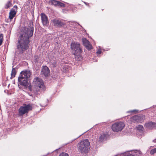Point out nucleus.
Segmentation results:
<instances>
[{"label": "nucleus", "mask_w": 156, "mask_h": 156, "mask_svg": "<svg viewBox=\"0 0 156 156\" xmlns=\"http://www.w3.org/2000/svg\"><path fill=\"white\" fill-rule=\"evenodd\" d=\"M34 29L32 27L25 28L21 32L17 44V49L19 53H22L28 48L29 38L33 35Z\"/></svg>", "instance_id": "f257e3e1"}, {"label": "nucleus", "mask_w": 156, "mask_h": 156, "mask_svg": "<svg viewBox=\"0 0 156 156\" xmlns=\"http://www.w3.org/2000/svg\"><path fill=\"white\" fill-rule=\"evenodd\" d=\"M31 75L30 71L25 70L22 71L20 73L18 79L20 84L23 86L27 85L28 78Z\"/></svg>", "instance_id": "f03ea898"}, {"label": "nucleus", "mask_w": 156, "mask_h": 156, "mask_svg": "<svg viewBox=\"0 0 156 156\" xmlns=\"http://www.w3.org/2000/svg\"><path fill=\"white\" fill-rule=\"evenodd\" d=\"M90 145V142L87 139L81 141L78 144V150L82 153L88 152Z\"/></svg>", "instance_id": "7ed1b4c3"}, {"label": "nucleus", "mask_w": 156, "mask_h": 156, "mask_svg": "<svg viewBox=\"0 0 156 156\" xmlns=\"http://www.w3.org/2000/svg\"><path fill=\"white\" fill-rule=\"evenodd\" d=\"M33 85L38 90H44L45 87L43 81L40 78H35L33 82Z\"/></svg>", "instance_id": "20e7f679"}, {"label": "nucleus", "mask_w": 156, "mask_h": 156, "mask_svg": "<svg viewBox=\"0 0 156 156\" xmlns=\"http://www.w3.org/2000/svg\"><path fill=\"white\" fill-rule=\"evenodd\" d=\"M32 105L30 104L24 105L23 106H21L19 110V114L22 115L28 113L29 111L32 110Z\"/></svg>", "instance_id": "39448f33"}, {"label": "nucleus", "mask_w": 156, "mask_h": 156, "mask_svg": "<svg viewBox=\"0 0 156 156\" xmlns=\"http://www.w3.org/2000/svg\"><path fill=\"white\" fill-rule=\"evenodd\" d=\"M125 126L124 123L122 122H116L112 126V130L114 132H118L121 131Z\"/></svg>", "instance_id": "423d86ee"}, {"label": "nucleus", "mask_w": 156, "mask_h": 156, "mask_svg": "<svg viewBox=\"0 0 156 156\" xmlns=\"http://www.w3.org/2000/svg\"><path fill=\"white\" fill-rule=\"evenodd\" d=\"M71 48L74 51V53H80L82 51L80 44L77 43L72 42L71 44Z\"/></svg>", "instance_id": "0eeeda50"}, {"label": "nucleus", "mask_w": 156, "mask_h": 156, "mask_svg": "<svg viewBox=\"0 0 156 156\" xmlns=\"http://www.w3.org/2000/svg\"><path fill=\"white\" fill-rule=\"evenodd\" d=\"M40 16L43 25L44 26H47L49 23L47 16L44 13H41Z\"/></svg>", "instance_id": "6e6552de"}, {"label": "nucleus", "mask_w": 156, "mask_h": 156, "mask_svg": "<svg viewBox=\"0 0 156 156\" xmlns=\"http://www.w3.org/2000/svg\"><path fill=\"white\" fill-rule=\"evenodd\" d=\"M82 41L83 45L88 50L92 49V46L89 41L85 38H83Z\"/></svg>", "instance_id": "1a4fd4ad"}, {"label": "nucleus", "mask_w": 156, "mask_h": 156, "mask_svg": "<svg viewBox=\"0 0 156 156\" xmlns=\"http://www.w3.org/2000/svg\"><path fill=\"white\" fill-rule=\"evenodd\" d=\"M49 73V70L46 66H43L41 71V74L45 76H47Z\"/></svg>", "instance_id": "9d476101"}, {"label": "nucleus", "mask_w": 156, "mask_h": 156, "mask_svg": "<svg viewBox=\"0 0 156 156\" xmlns=\"http://www.w3.org/2000/svg\"><path fill=\"white\" fill-rule=\"evenodd\" d=\"M145 126L147 129H151L156 127V123L150 122L146 123Z\"/></svg>", "instance_id": "9b49d317"}, {"label": "nucleus", "mask_w": 156, "mask_h": 156, "mask_svg": "<svg viewBox=\"0 0 156 156\" xmlns=\"http://www.w3.org/2000/svg\"><path fill=\"white\" fill-rule=\"evenodd\" d=\"M16 12L15 9L12 8L9 13V18L11 20L15 16Z\"/></svg>", "instance_id": "f8f14e48"}, {"label": "nucleus", "mask_w": 156, "mask_h": 156, "mask_svg": "<svg viewBox=\"0 0 156 156\" xmlns=\"http://www.w3.org/2000/svg\"><path fill=\"white\" fill-rule=\"evenodd\" d=\"M107 135L105 134V133H102L99 138V141L101 142L103 140L106 139L107 138Z\"/></svg>", "instance_id": "ddd939ff"}, {"label": "nucleus", "mask_w": 156, "mask_h": 156, "mask_svg": "<svg viewBox=\"0 0 156 156\" xmlns=\"http://www.w3.org/2000/svg\"><path fill=\"white\" fill-rule=\"evenodd\" d=\"M53 24L54 26H59L61 25V22L59 20H56L54 19L52 20Z\"/></svg>", "instance_id": "4468645a"}, {"label": "nucleus", "mask_w": 156, "mask_h": 156, "mask_svg": "<svg viewBox=\"0 0 156 156\" xmlns=\"http://www.w3.org/2000/svg\"><path fill=\"white\" fill-rule=\"evenodd\" d=\"M80 53H74V54L75 56V58L76 60L77 61H80L82 60V57L80 55Z\"/></svg>", "instance_id": "2eb2a0df"}, {"label": "nucleus", "mask_w": 156, "mask_h": 156, "mask_svg": "<svg viewBox=\"0 0 156 156\" xmlns=\"http://www.w3.org/2000/svg\"><path fill=\"white\" fill-rule=\"evenodd\" d=\"M58 1L55 0H51L49 2V3L51 5H53L55 6H57Z\"/></svg>", "instance_id": "dca6fc26"}, {"label": "nucleus", "mask_w": 156, "mask_h": 156, "mask_svg": "<svg viewBox=\"0 0 156 156\" xmlns=\"http://www.w3.org/2000/svg\"><path fill=\"white\" fill-rule=\"evenodd\" d=\"M50 63L52 65L53 67H55L56 66V61L55 60L52 59L50 61Z\"/></svg>", "instance_id": "f3484780"}, {"label": "nucleus", "mask_w": 156, "mask_h": 156, "mask_svg": "<svg viewBox=\"0 0 156 156\" xmlns=\"http://www.w3.org/2000/svg\"><path fill=\"white\" fill-rule=\"evenodd\" d=\"M12 6V3L10 1H8L5 5V8L6 9L9 8L10 7Z\"/></svg>", "instance_id": "a211bd4d"}, {"label": "nucleus", "mask_w": 156, "mask_h": 156, "mask_svg": "<svg viewBox=\"0 0 156 156\" xmlns=\"http://www.w3.org/2000/svg\"><path fill=\"white\" fill-rule=\"evenodd\" d=\"M16 74V70L14 68H13L12 70L11 73V76L12 77H14Z\"/></svg>", "instance_id": "6ab92c4d"}, {"label": "nucleus", "mask_w": 156, "mask_h": 156, "mask_svg": "<svg viewBox=\"0 0 156 156\" xmlns=\"http://www.w3.org/2000/svg\"><path fill=\"white\" fill-rule=\"evenodd\" d=\"M57 6H59V7H64L65 6V4L60 2L58 1Z\"/></svg>", "instance_id": "aec40b11"}, {"label": "nucleus", "mask_w": 156, "mask_h": 156, "mask_svg": "<svg viewBox=\"0 0 156 156\" xmlns=\"http://www.w3.org/2000/svg\"><path fill=\"white\" fill-rule=\"evenodd\" d=\"M155 153H156V148L151 149L150 152V154H153Z\"/></svg>", "instance_id": "412c9836"}, {"label": "nucleus", "mask_w": 156, "mask_h": 156, "mask_svg": "<svg viewBox=\"0 0 156 156\" xmlns=\"http://www.w3.org/2000/svg\"><path fill=\"white\" fill-rule=\"evenodd\" d=\"M3 36L2 34H0V46H1L2 43V39Z\"/></svg>", "instance_id": "4be33fe9"}, {"label": "nucleus", "mask_w": 156, "mask_h": 156, "mask_svg": "<svg viewBox=\"0 0 156 156\" xmlns=\"http://www.w3.org/2000/svg\"><path fill=\"white\" fill-rule=\"evenodd\" d=\"M59 156H69V155L66 153L62 152L61 153Z\"/></svg>", "instance_id": "5701e85b"}, {"label": "nucleus", "mask_w": 156, "mask_h": 156, "mask_svg": "<svg viewBox=\"0 0 156 156\" xmlns=\"http://www.w3.org/2000/svg\"><path fill=\"white\" fill-rule=\"evenodd\" d=\"M138 112V111L136 110H134L132 111H130L129 112H134L135 113H137Z\"/></svg>", "instance_id": "b1692460"}, {"label": "nucleus", "mask_w": 156, "mask_h": 156, "mask_svg": "<svg viewBox=\"0 0 156 156\" xmlns=\"http://www.w3.org/2000/svg\"><path fill=\"white\" fill-rule=\"evenodd\" d=\"M137 128L138 129L142 130L143 128V126L141 125H139Z\"/></svg>", "instance_id": "393cba45"}, {"label": "nucleus", "mask_w": 156, "mask_h": 156, "mask_svg": "<svg viewBox=\"0 0 156 156\" xmlns=\"http://www.w3.org/2000/svg\"><path fill=\"white\" fill-rule=\"evenodd\" d=\"M101 53V51L100 49L98 50L97 52V53L98 54H100Z\"/></svg>", "instance_id": "a878e982"}, {"label": "nucleus", "mask_w": 156, "mask_h": 156, "mask_svg": "<svg viewBox=\"0 0 156 156\" xmlns=\"http://www.w3.org/2000/svg\"><path fill=\"white\" fill-rule=\"evenodd\" d=\"M17 6L16 5H14L13 9H15V11L16 12L17 10Z\"/></svg>", "instance_id": "bb28decb"}, {"label": "nucleus", "mask_w": 156, "mask_h": 156, "mask_svg": "<svg viewBox=\"0 0 156 156\" xmlns=\"http://www.w3.org/2000/svg\"><path fill=\"white\" fill-rule=\"evenodd\" d=\"M84 3H85V4L87 5V6H89V4L87 3V2H84Z\"/></svg>", "instance_id": "cd10ccee"}, {"label": "nucleus", "mask_w": 156, "mask_h": 156, "mask_svg": "<svg viewBox=\"0 0 156 156\" xmlns=\"http://www.w3.org/2000/svg\"><path fill=\"white\" fill-rule=\"evenodd\" d=\"M70 23H71L70 24H72V23H76L75 22H70Z\"/></svg>", "instance_id": "c85d7f7f"}, {"label": "nucleus", "mask_w": 156, "mask_h": 156, "mask_svg": "<svg viewBox=\"0 0 156 156\" xmlns=\"http://www.w3.org/2000/svg\"><path fill=\"white\" fill-rule=\"evenodd\" d=\"M137 116H135V117H134V118L135 119H136V118H137Z\"/></svg>", "instance_id": "c756f323"}, {"label": "nucleus", "mask_w": 156, "mask_h": 156, "mask_svg": "<svg viewBox=\"0 0 156 156\" xmlns=\"http://www.w3.org/2000/svg\"><path fill=\"white\" fill-rule=\"evenodd\" d=\"M153 142H156V139L155 140H153Z\"/></svg>", "instance_id": "7c9ffc66"}]
</instances>
